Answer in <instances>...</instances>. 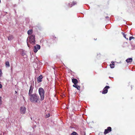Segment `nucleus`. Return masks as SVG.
<instances>
[{
    "instance_id": "nucleus-1",
    "label": "nucleus",
    "mask_w": 135,
    "mask_h": 135,
    "mask_svg": "<svg viewBox=\"0 0 135 135\" xmlns=\"http://www.w3.org/2000/svg\"><path fill=\"white\" fill-rule=\"evenodd\" d=\"M33 31L32 30H30L27 31V33L29 36L27 38V41H29V42L32 44H35V35H31Z\"/></svg>"
},
{
    "instance_id": "nucleus-2",
    "label": "nucleus",
    "mask_w": 135,
    "mask_h": 135,
    "mask_svg": "<svg viewBox=\"0 0 135 135\" xmlns=\"http://www.w3.org/2000/svg\"><path fill=\"white\" fill-rule=\"evenodd\" d=\"M29 96L30 100L31 102L34 103H38L40 102V97L36 94H33Z\"/></svg>"
},
{
    "instance_id": "nucleus-3",
    "label": "nucleus",
    "mask_w": 135,
    "mask_h": 135,
    "mask_svg": "<svg viewBox=\"0 0 135 135\" xmlns=\"http://www.w3.org/2000/svg\"><path fill=\"white\" fill-rule=\"evenodd\" d=\"M38 92L40 96L41 100H43L44 98L45 91L44 89L40 87L38 89Z\"/></svg>"
},
{
    "instance_id": "nucleus-4",
    "label": "nucleus",
    "mask_w": 135,
    "mask_h": 135,
    "mask_svg": "<svg viewBox=\"0 0 135 135\" xmlns=\"http://www.w3.org/2000/svg\"><path fill=\"white\" fill-rule=\"evenodd\" d=\"M20 111L21 114H24L26 112V108L24 106H22L20 107Z\"/></svg>"
},
{
    "instance_id": "nucleus-5",
    "label": "nucleus",
    "mask_w": 135,
    "mask_h": 135,
    "mask_svg": "<svg viewBox=\"0 0 135 135\" xmlns=\"http://www.w3.org/2000/svg\"><path fill=\"white\" fill-rule=\"evenodd\" d=\"M40 48V45H36L34 46L33 47V51L35 52H36L38 50H39Z\"/></svg>"
},
{
    "instance_id": "nucleus-6",
    "label": "nucleus",
    "mask_w": 135,
    "mask_h": 135,
    "mask_svg": "<svg viewBox=\"0 0 135 135\" xmlns=\"http://www.w3.org/2000/svg\"><path fill=\"white\" fill-rule=\"evenodd\" d=\"M33 86L31 85L30 86V89L29 90V91L28 93L29 96L32 95L33 94H32V93L33 92Z\"/></svg>"
},
{
    "instance_id": "nucleus-7",
    "label": "nucleus",
    "mask_w": 135,
    "mask_h": 135,
    "mask_svg": "<svg viewBox=\"0 0 135 135\" xmlns=\"http://www.w3.org/2000/svg\"><path fill=\"white\" fill-rule=\"evenodd\" d=\"M110 88V87L109 86H106L104 88L103 91L102 92L103 94H105L107 93L108 92V89Z\"/></svg>"
},
{
    "instance_id": "nucleus-8",
    "label": "nucleus",
    "mask_w": 135,
    "mask_h": 135,
    "mask_svg": "<svg viewBox=\"0 0 135 135\" xmlns=\"http://www.w3.org/2000/svg\"><path fill=\"white\" fill-rule=\"evenodd\" d=\"M111 128L110 127H108L107 129L105 130L104 134H105L110 132L111 131Z\"/></svg>"
},
{
    "instance_id": "nucleus-9",
    "label": "nucleus",
    "mask_w": 135,
    "mask_h": 135,
    "mask_svg": "<svg viewBox=\"0 0 135 135\" xmlns=\"http://www.w3.org/2000/svg\"><path fill=\"white\" fill-rule=\"evenodd\" d=\"M21 52L22 55L23 56L24 58L27 57V55H26V52L25 51L22 50H21Z\"/></svg>"
},
{
    "instance_id": "nucleus-10",
    "label": "nucleus",
    "mask_w": 135,
    "mask_h": 135,
    "mask_svg": "<svg viewBox=\"0 0 135 135\" xmlns=\"http://www.w3.org/2000/svg\"><path fill=\"white\" fill-rule=\"evenodd\" d=\"M42 76H40L37 78V81L38 83H40L42 81Z\"/></svg>"
},
{
    "instance_id": "nucleus-11",
    "label": "nucleus",
    "mask_w": 135,
    "mask_h": 135,
    "mask_svg": "<svg viewBox=\"0 0 135 135\" xmlns=\"http://www.w3.org/2000/svg\"><path fill=\"white\" fill-rule=\"evenodd\" d=\"M72 82L74 83V84H77L78 83V81L76 79H72Z\"/></svg>"
},
{
    "instance_id": "nucleus-12",
    "label": "nucleus",
    "mask_w": 135,
    "mask_h": 135,
    "mask_svg": "<svg viewBox=\"0 0 135 135\" xmlns=\"http://www.w3.org/2000/svg\"><path fill=\"white\" fill-rule=\"evenodd\" d=\"M132 58H128L126 60V61L127 63H129L130 62H132Z\"/></svg>"
},
{
    "instance_id": "nucleus-13",
    "label": "nucleus",
    "mask_w": 135,
    "mask_h": 135,
    "mask_svg": "<svg viewBox=\"0 0 135 135\" xmlns=\"http://www.w3.org/2000/svg\"><path fill=\"white\" fill-rule=\"evenodd\" d=\"M73 86L74 87H75L76 88H77L78 90H79L80 89V87L78 85H77V84H74L73 85Z\"/></svg>"
},
{
    "instance_id": "nucleus-14",
    "label": "nucleus",
    "mask_w": 135,
    "mask_h": 135,
    "mask_svg": "<svg viewBox=\"0 0 135 135\" xmlns=\"http://www.w3.org/2000/svg\"><path fill=\"white\" fill-rule=\"evenodd\" d=\"M112 64H110V68H113L114 67V62H112Z\"/></svg>"
},
{
    "instance_id": "nucleus-15",
    "label": "nucleus",
    "mask_w": 135,
    "mask_h": 135,
    "mask_svg": "<svg viewBox=\"0 0 135 135\" xmlns=\"http://www.w3.org/2000/svg\"><path fill=\"white\" fill-rule=\"evenodd\" d=\"M73 4H71L70 3L69 4V6L70 7H71L73 6H74L75 4H76V2H73Z\"/></svg>"
},
{
    "instance_id": "nucleus-16",
    "label": "nucleus",
    "mask_w": 135,
    "mask_h": 135,
    "mask_svg": "<svg viewBox=\"0 0 135 135\" xmlns=\"http://www.w3.org/2000/svg\"><path fill=\"white\" fill-rule=\"evenodd\" d=\"M13 38V37L12 36H10L8 37V40H10Z\"/></svg>"
},
{
    "instance_id": "nucleus-17",
    "label": "nucleus",
    "mask_w": 135,
    "mask_h": 135,
    "mask_svg": "<svg viewBox=\"0 0 135 135\" xmlns=\"http://www.w3.org/2000/svg\"><path fill=\"white\" fill-rule=\"evenodd\" d=\"M6 65L7 66H8V67L10 65H9V62H8V61H7L6 62Z\"/></svg>"
},
{
    "instance_id": "nucleus-18",
    "label": "nucleus",
    "mask_w": 135,
    "mask_h": 135,
    "mask_svg": "<svg viewBox=\"0 0 135 135\" xmlns=\"http://www.w3.org/2000/svg\"><path fill=\"white\" fill-rule=\"evenodd\" d=\"M122 34H123V36H124V37H125V38H126L127 40H128V38H127L126 37V35L124 34V33L123 32H122Z\"/></svg>"
},
{
    "instance_id": "nucleus-19",
    "label": "nucleus",
    "mask_w": 135,
    "mask_h": 135,
    "mask_svg": "<svg viewBox=\"0 0 135 135\" xmlns=\"http://www.w3.org/2000/svg\"><path fill=\"white\" fill-rule=\"evenodd\" d=\"M71 135H77V134L76 132H74L71 133Z\"/></svg>"
},
{
    "instance_id": "nucleus-20",
    "label": "nucleus",
    "mask_w": 135,
    "mask_h": 135,
    "mask_svg": "<svg viewBox=\"0 0 135 135\" xmlns=\"http://www.w3.org/2000/svg\"><path fill=\"white\" fill-rule=\"evenodd\" d=\"M50 114L49 113H48V114H46V118H47L49 117H50Z\"/></svg>"
},
{
    "instance_id": "nucleus-21",
    "label": "nucleus",
    "mask_w": 135,
    "mask_h": 135,
    "mask_svg": "<svg viewBox=\"0 0 135 135\" xmlns=\"http://www.w3.org/2000/svg\"><path fill=\"white\" fill-rule=\"evenodd\" d=\"M2 103V98L1 97H0V105H1Z\"/></svg>"
},
{
    "instance_id": "nucleus-22",
    "label": "nucleus",
    "mask_w": 135,
    "mask_h": 135,
    "mask_svg": "<svg viewBox=\"0 0 135 135\" xmlns=\"http://www.w3.org/2000/svg\"><path fill=\"white\" fill-rule=\"evenodd\" d=\"M134 38V37L133 36H131L129 38V40H131L132 39Z\"/></svg>"
},
{
    "instance_id": "nucleus-23",
    "label": "nucleus",
    "mask_w": 135,
    "mask_h": 135,
    "mask_svg": "<svg viewBox=\"0 0 135 135\" xmlns=\"http://www.w3.org/2000/svg\"><path fill=\"white\" fill-rule=\"evenodd\" d=\"M27 135H33L31 132H29L27 133Z\"/></svg>"
},
{
    "instance_id": "nucleus-24",
    "label": "nucleus",
    "mask_w": 135,
    "mask_h": 135,
    "mask_svg": "<svg viewBox=\"0 0 135 135\" xmlns=\"http://www.w3.org/2000/svg\"><path fill=\"white\" fill-rule=\"evenodd\" d=\"M2 72L1 70L0 69V76H1L2 75Z\"/></svg>"
},
{
    "instance_id": "nucleus-25",
    "label": "nucleus",
    "mask_w": 135,
    "mask_h": 135,
    "mask_svg": "<svg viewBox=\"0 0 135 135\" xmlns=\"http://www.w3.org/2000/svg\"><path fill=\"white\" fill-rule=\"evenodd\" d=\"M27 45L28 46V47H30V45H29V44L28 43V42H27Z\"/></svg>"
},
{
    "instance_id": "nucleus-26",
    "label": "nucleus",
    "mask_w": 135,
    "mask_h": 135,
    "mask_svg": "<svg viewBox=\"0 0 135 135\" xmlns=\"http://www.w3.org/2000/svg\"><path fill=\"white\" fill-rule=\"evenodd\" d=\"M2 87V84H0V89Z\"/></svg>"
},
{
    "instance_id": "nucleus-27",
    "label": "nucleus",
    "mask_w": 135,
    "mask_h": 135,
    "mask_svg": "<svg viewBox=\"0 0 135 135\" xmlns=\"http://www.w3.org/2000/svg\"><path fill=\"white\" fill-rule=\"evenodd\" d=\"M23 99H25V97H23Z\"/></svg>"
},
{
    "instance_id": "nucleus-28",
    "label": "nucleus",
    "mask_w": 135,
    "mask_h": 135,
    "mask_svg": "<svg viewBox=\"0 0 135 135\" xmlns=\"http://www.w3.org/2000/svg\"><path fill=\"white\" fill-rule=\"evenodd\" d=\"M15 92L16 93H17V92L16 91H15Z\"/></svg>"
},
{
    "instance_id": "nucleus-29",
    "label": "nucleus",
    "mask_w": 135,
    "mask_h": 135,
    "mask_svg": "<svg viewBox=\"0 0 135 135\" xmlns=\"http://www.w3.org/2000/svg\"><path fill=\"white\" fill-rule=\"evenodd\" d=\"M109 18V17H106V18Z\"/></svg>"
},
{
    "instance_id": "nucleus-30",
    "label": "nucleus",
    "mask_w": 135,
    "mask_h": 135,
    "mask_svg": "<svg viewBox=\"0 0 135 135\" xmlns=\"http://www.w3.org/2000/svg\"><path fill=\"white\" fill-rule=\"evenodd\" d=\"M31 119L32 120V118L31 117Z\"/></svg>"
}]
</instances>
